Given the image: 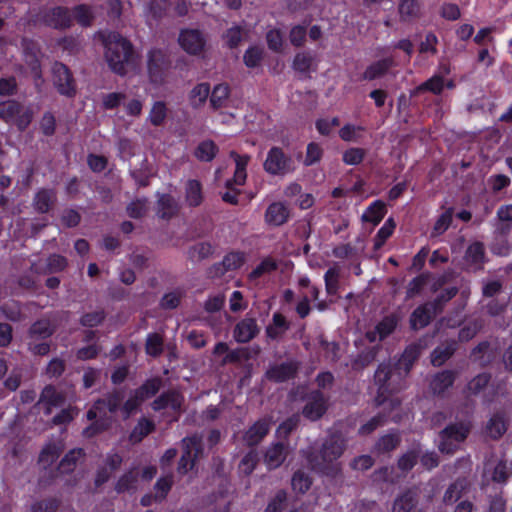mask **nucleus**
I'll list each match as a JSON object with an SVG mask.
<instances>
[{
    "mask_svg": "<svg viewBox=\"0 0 512 512\" xmlns=\"http://www.w3.org/2000/svg\"><path fill=\"white\" fill-rule=\"evenodd\" d=\"M421 355V346L417 343L409 344L394 362H382L374 373V384L377 386L375 402L377 406L383 405L390 397L402 390L406 384L413 365Z\"/></svg>",
    "mask_w": 512,
    "mask_h": 512,
    "instance_id": "1",
    "label": "nucleus"
},
{
    "mask_svg": "<svg viewBox=\"0 0 512 512\" xmlns=\"http://www.w3.org/2000/svg\"><path fill=\"white\" fill-rule=\"evenodd\" d=\"M346 441L339 431L329 433L317 449L311 448L305 458L311 468L321 474L333 476L340 470L338 460L344 453Z\"/></svg>",
    "mask_w": 512,
    "mask_h": 512,
    "instance_id": "2",
    "label": "nucleus"
},
{
    "mask_svg": "<svg viewBox=\"0 0 512 512\" xmlns=\"http://www.w3.org/2000/svg\"><path fill=\"white\" fill-rule=\"evenodd\" d=\"M105 47V59L110 69L121 76L127 73L126 66L133 60L132 43L118 32H108L102 35Z\"/></svg>",
    "mask_w": 512,
    "mask_h": 512,
    "instance_id": "3",
    "label": "nucleus"
},
{
    "mask_svg": "<svg viewBox=\"0 0 512 512\" xmlns=\"http://www.w3.org/2000/svg\"><path fill=\"white\" fill-rule=\"evenodd\" d=\"M172 60L170 54L161 48H152L147 53V74L151 84L161 86L171 75Z\"/></svg>",
    "mask_w": 512,
    "mask_h": 512,
    "instance_id": "4",
    "label": "nucleus"
},
{
    "mask_svg": "<svg viewBox=\"0 0 512 512\" xmlns=\"http://www.w3.org/2000/svg\"><path fill=\"white\" fill-rule=\"evenodd\" d=\"M108 407L102 398H97L86 412V419L91 423L82 431L85 438H94L108 431L113 424L112 414H108Z\"/></svg>",
    "mask_w": 512,
    "mask_h": 512,
    "instance_id": "5",
    "label": "nucleus"
},
{
    "mask_svg": "<svg viewBox=\"0 0 512 512\" xmlns=\"http://www.w3.org/2000/svg\"><path fill=\"white\" fill-rule=\"evenodd\" d=\"M470 433L469 425L464 422L448 424L439 432L438 449L442 454L453 455Z\"/></svg>",
    "mask_w": 512,
    "mask_h": 512,
    "instance_id": "6",
    "label": "nucleus"
},
{
    "mask_svg": "<svg viewBox=\"0 0 512 512\" xmlns=\"http://www.w3.org/2000/svg\"><path fill=\"white\" fill-rule=\"evenodd\" d=\"M0 119L14 124L19 131H25L33 119V111L17 100L0 102Z\"/></svg>",
    "mask_w": 512,
    "mask_h": 512,
    "instance_id": "7",
    "label": "nucleus"
},
{
    "mask_svg": "<svg viewBox=\"0 0 512 512\" xmlns=\"http://www.w3.org/2000/svg\"><path fill=\"white\" fill-rule=\"evenodd\" d=\"M263 168L266 173L272 176H284L295 169L292 157L278 146L269 149Z\"/></svg>",
    "mask_w": 512,
    "mask_h": 512,
    "instance_id": "8",
    "label": "nucleus"
},
{
    "mask_svg": "<svg viewBox=\"0 0 512 512\" xmlns=\"http://www.w3.org/2000/svg\"><path fill=\"white\" fill-rule=\"evenodd\" d=\"M304 401L301 413L305 419L311 422L320 420L328 410V398L319 389L308 392Z\"/></svg>",
    "mask_w": 512,
    "mask_h": 512,
    "instance_id": "9",
    "label": "nucleus"
},
{
    "mask_svg": "<svg viewBox=\"0 0 512 512\" xmlns=\"http://www.w3.org/2000/svg\"><path fill=\"white\" fill-rule=\"evenodd\" d=\"M183 444L184 448L177 470L180 474H187L194 468L196 460L202 453V444L200 438L196 435L184 438Z\"/></svg>",
    "mask_w": 512,
    "mask_h": 512,
    "instance_id": "10",
    "label": "nucleus"
},
{
    "mask_svg": "<svg viewBox=\"0 0 512 512\" xmlns=\"http://www.w3.org/2000/svg\"><path fill=\"white\" fill-rule=\"evenodd\" d=\"M53 83L59 94L72 98L76 95V85L70 69L61 62L52 67Z\"/></svg>",
    "mask_w": 512,
    "mask_h": 512,
    "instance_id": "11",
    "label": "nucleus"
},
{
    "mask_svg": "<svg viewBox=\"0 0 512 512\" xmlns=\"http://www.w3.org/2000/svg\"><path fill=\"white\" fill-rule=\"evenodd\" d=\"M300 363L296 360H288L280 364L270 366L265 377L275 383H284L294 379L299 371Z\"/></svg>",
    "mask_w": 512,
    "mask_h": 512,
    "instance_id": "12",
    "label": "nucleus"
},
{
    "mask_svg": "<svg viewBox=\"0 0 512 512\" xmlns=\"http://www.w3.org/2000/svg\"><path fill=\"white\" fill-rule=\"evenodd\" d=\"M43 23L56 30L69 29L73 24L71 10L65 6H55L43 15Z\"/></svg>",
    "mask_w": 512,
    "mask_h": 512,
    "instance_id": "13",
    "label": "nucleus"
},
{
    "mask_svg": "<svg viewBox=\"0 0 512 512\" xmlns=\"http://www.w3.org/2000/svg\"><path fill=\"white\" fill-rule=\"evenodd\" d=\"M180 47L190 55H199L203 52L206 40L198 29H183L178 38Z\"/></svg>",
    "mask_w": 512,
    "mask_h": 512,
    "instance_id": "14",
    "label": "nucleus"
},
{
    "mask_svg": "<svg viewBox=\"0 0 512 512\" xmlns=\"http://www.w3.org/2000/svg\"><path fill=\"white\" fill-rule=\"evenodd\" d=\"M463 259L474 272L482 271L488 261L484 243L474 241L469 244L465 250Z\"/></svg>",
    "mask_w": 512,
    "mask_h": 512,
    "instance_id": "15",
    "label": "nucleus"
},
{
    "mask_svg": "<svg viewBox=\"0 0 512 512\" xmlns=\"http://www.w3.org/2000/svg\"><path fill=\"white\" fill-rule=\"evenodd\" d=\"M183 396L180 392L170 389L162 392L154 401L151 403V408L158 412L166 408H171L174 412L179 413L183 405Z\"/></svg>",
    "mask_w": 512,
    "mask_h": 512,
    "instance_id": "16",
    "label": "nucleus"
},
{
    "mask_svg": "<svg viewBox=\"0 0 512 512\" xmlns=\"http://www.w3.org/2000/svg\"><path fill=\"white\" fill-rule=\"evenodd\" d=\"M271 422L268 418H260L244 433L243 441L249 447L257 446L268 435Z\"/></svg>",
    "mask_w": 512,
    "mask_h": 512,
    "instance_id": "17",
    "label": "nucleus"
},
{
    "mask_svg": "<svg viewBox=\"0 0 512 512\" xmlns=\"http://www.w3.org/2000/svg\"><path fill=\"white\" fill-rule=\"evenodd\" d=\"M436 308L431 302L416 307L410 315L409 323L412 330H419L427 327L434 318Z\"/></svg>",
    "mask_w": 512,
    "mask_h": 512,
    "instance_id": "18",
    "label": "nucleus"
},
{
    "mask_svg": "<svg viewBox=\"0 0 512 512\" xmlns=\"http://www.w3.org/2000/svg\"><path fill=\"white\" fill-rule=\"evenodd\" d=\"M259 333L257 321L253 317L241 319L234 327L233 337L238 343H248Z\"/></svg>",
    "mask_w": 512,
    "mask_h": 512,
    "instance_id": "19",
    "label": "nucleus"
},
{
    "mask_svg": "<svg viewBox=\"0 0 512 512\" xmlns=\"http://www.w3.org/2000/svg\"><path fill=\"white\" fill-rule=\"evenodd\" d=\"M418 503V493L412 489H407L394 499L392 512H422L418 508Z\"/></svg>",
    "mask_w": 512,
    "mask_h": 512,
    "instance_id": "20",
    "label": "nucleus"
},
{
    "mask_svg": "<svg viewBox=\"0 0 512 512\" xmlns=\"http://www.w3.org/2000/svg\"><path fill=\"white\" fill-rule=\"evenodd\" d=\"M57 201V193L53 188H40L33 197V208L39 214H47Z\"/></svg>",
    "mask_w": 512,
    "mask_h": 512,
    "instance_id": "21",
    "label": "nucleus"
},
{
    "mask_svg": "<svg viewBox=\"0 0 512 512\" xmlns=\"http://www.w3.org/2000/svg\"><path fill=\"white\" fill-rule=\"evenodd\" d=\"M287 444L279 441L272 443L264 454V463L269 470L280 467L287 457Z\"/></svg>",
    "mask_w": 512,
    "mask_h": 512,
    "instance_id": "22",
    "label": "nucleus"
},
{
    "mask_svg": "<svg viewBox=\"0 0 512 512\" xmlns=\"http://www.w3.org/2000/svg\"><path fill=\"white\" fill-rule=\"evenodd\" d=\"M289 218L290 210L283 202H273L265 211V221L270 226H282L288 222Z\"/></svg>",
    "mask_w": 512,
    "mask_h": 512,
    "instance_id": "23",
    "label": "nucleus"
},
{
    "mask_svg": "<svg viewBox=\"0 0 512 512\" xmlns=\"http://www.w3.org/2000/svg\"><path fill=\"white\" fill-rule=\"evenodd\" d=\"M457 373L453 370L445 369L437 372L430 381V389L434 395H443L453 386Z\"/></svg>",
    "mask_w": 512,
    "mask_h": 512,
    "instance_id": "24",
    "label": "nucleus"
},
{
    "mask_svg": "<svg viewBox=\"0 0 512 512\" xmlns=\"http://www.w3.org/2000/svg\"><path fill=\"white\" fill-rule=\"evenodd\" d=\"M396 65L393 57H385L368 65L362 74V79L373 81L384 77Z\"/></svg>",
    "mask_w": 512,
    "mask_h": 512,
    "instance_id": "25",
    "label": "nucleus"
},
{
    "mask_svg": "<svg viewBox=\"0 0 512 512\" xmlns=\"http://www.w3.org/2000/svg\"><path fill=\"white\" fill-rule=\"evenodd\" d=\"M245 262V254L241 251H232L227 253L223 260L213 265L215 275H223L228 271L239 269Z\"/></svg>",
    "mask_w": 512,
    "mask_h": 512,
    "instance_id": "26",
    "label": "nucleus"
},
{
    "mask_svg": "<svg viewBox=\"0 0 512 512\" xmlns=\"http://www.w3.org/2000/svg\"><path fill=\"white\" fill-rule=\"evenodd\" d=\"M456 350L457 342L455 340H449L441 345H438L431 352V364L434 367H440L444 365L455 354Z\"/></svg>",
    "mask_w": 512,
    "mask_h": 512,
    "instance_id": "27",
    "label": "nucleus"
},
{
    "mask_svg": "<svg viewBox=\"0 0 512 512\" xmlns=\"http://www.w3.org/2000/svg\"><path fill=\"white\" fill-rule=\"evenodd\" d=\"M290 329V323L286 317L275 312L272 316V323L265 329L266 337L271 340H279Z\"/></svg>",
    "mask_w": 512,
    "mask_h": 512,
    "instance_id": "28",
    "label": "nucleus"
},
{
    "mask_svg": "<svg viewBox=\"0 0 512 512\" xmlns=\"http://www.w3.org/2000/svg\"><path fill=\"white\" fill-rule=\"evenodd\" d=\"M156 430L155 423L146 417H141L129 434V442L133 445L142 442V440Z\"/></svg>",
    "mask_w": 512,
    "mask_h": 512,
    "instance_id": "29",
    "label": "nucleus"
},
{
    "mask_svg": "<svg viewBox=\"0 0 512 512\" xmlns=\"http://www.w3.org/2000/svg\"><path fill=\"white\" fill-rule=\"evenodd\" d=\"M179 205L170 194H161L157 201V215L163 220H170L177 215Z\"/></svg>",
    "mask_w": 512,
    "mask_h": 512,
    "instance_id": "30",
    "label": "nucleus"
},
{
    "mask_svg": "<svg viewBox=\"0 0 512 512\" xmlns=\"http://www.w3.org/2000/svg\"><path fill=\"white\" fill-rule=\"evenodd\" d=\"M387 213V207L384 201L375 200L373 201L363 212L361 220L364 223H371L373 226H377L383 220Z\"/></svg>",
    "mask_w": 512,
    "mask_h": 512,
    "instance_id": "31",
    "label": "nucleus"
},
{
    "mask_svg": "<svg viewBox=\"0 0 512 512\" xmlns=\"http://www.w3.org/2000/svg\"><path fill=\"white\" fill-rule=\"evenodd\" d=\"M507 421L503 411L495 412L486 424V433L494 440L500 439L507 431Z\"/></svg>",
    "mask_w": 512,
    "mask_h": 512,
    "instance_id": "32",
    "label": "nucleus"
},
{
    "mask_svg": "<svg viewBox=\"0 0 512 512\" xmlns=\"http://www.w3.org/2000/svg\"><path fill=\"white\" fill-rule=\"evenodd\" d=\"M139 473L136 468H131L123 473L117 482L114 489L118 494L126 492H133L137 489Z\"/></svg>",
    "mask_w": 512,
    "mask_h": 512,
    "instance_id": "33",
    "label": "nucleus"
},
{
    "mask_svg": "<svg viewBox=\"0 0 512 512\" xmlns=\"http://www.w3.org/2000/svg\"><path fill=\"white\" fill-rule=\"evenodd\" d=\"M230 87L226 83H220L210 90V106L213 110H218L226 106L230 96Z\"/></svg>",
    "mask_w": 512,
    "mask_h": 512,
    "instance_id": "34",
    "label": "nucleus"
},
{
    "mask_svg": "<svg viewBox=\"0 0 512 512\" xmlns=\"http://www.w3.org/2000/svg\"><path fill=\"white\" fill-rule=\"evenodd\" d=\"M185 199L190 207H198L203 202L202 185L196 179L188 180L185 188Z\"/></svg>",
    "mask_w": 512,
    "mask_h": 512,
    "instance_id": "35",
    "label": "nucleus"
},
{
    "mask_svg": "<svg viewBox=\"0 0 512 512\" xmlns=\"http://www.w3.org/2000/svg\"><path fill=\"white\" fill-rule=\"evenodd\" d=\"M398 12L403 22H411L420 15V4L418 0H400Z\"/></svg>",
    "mask_w": 512,
    "mask_h": 512,
    "instance_id": "36",
    "label": "nucleus"
},
{
    "mask_svg": "<svg viewBox=\"0 0 512 512\" xmlns=\"http://www.w3.org/2000/svg\"><path fill=\"white\" fill-rule=\"evenodd\" d=\"M163 385V381L160 377H152L145 380L138 388L134 391L143 398V401L154 397Z\"/></svg>",
    "mask_w": 512,
    "mask_h": 512,
    "instance_id": "37",
    "label": "nucleus"
},
{
    "mask_svg": "<svg viewBox=\"0 0 512 512\" xmlns=\"http://www.w3.org/2000/svg\"><path fill=\"white\" fill-rule=\"evenodd\" d=\"M219 151L218 146L212 140H204L198 144L194 156L201 162H211Z\"/></svg>",
    "mask_w": 512,
    "mask_h": 512,
    "instance_id": "38",
    "label": "nucleus"
},
{
    "mask_svg": "<svg viewBox=\"0 0 512 512\" xmlns=\"http://www.w3.org/2000/svg\"><path fill=\"white\" fill-rule=\"evenodd\" d=\"M83 456H85L84 449H82V448L71 449L61 459L58 469L62 473H66V474L73 472L77 465L78 460Z\"/></svg>",
    "mask_w": 512,
    "mask_h": 512,
    "instance_id": "39",
    "label": "nucleus"
},
{
    "mask_svg": "<svg viewBox=\"0 0 512 512\" xmlns=\"http://www.w3.org/2000/svg\"><path fill=\"white\" fill-rule=\"evenodd\" d=\"M164 351V338L157 332L149 333L145 342V353L148 356L157 358L162 355Z\"/></svg>",
    "mask_w": 512,
    "mask_h": 512,
    "instance_id": "40",
    "label": "nucleus"
},
{
    "mask_svg": "<svg viewBox=\"0 0 512 512\" xmlns=\"http://www.w3.org/2000/svg\"><path fill=\"white\" fill-rule=\"evenodd\" d=\"M210 96L209 83H199L193 87L190 92L189 100L193 108L198 109L202 107Z\"/></svg>",
    "mask_w": 512,
    "mask_h": 512,
    "instance_id": "41",
    "label": "nucleus"
},
{
    "mask_svg": "<svg viewBox=\"0 0 512 512\" xmlns=\"http://www.w3.org/2000/svg\"><path fill=\"white\" fill-rule=\"evenodd\" d=\"M468 483L466 479H457L453 483H451L448 488L446 489L443 501L445 504H452L458 501L464 491L467 489Z\"/></svg>",
    "mask_w": 512,
    "mask_h": 512,
    "instance_id": "42",
    "label": "nucleus"
},
{
    "mask_svg": "<svg viewBox=\"0 0 512 512\" xmlns=\"http://www.w3.org/2000/svg\"><path fill=\"white\" fill-rule=\"evenodd\" d=\"M72 17L82 27H90L94 21V13L91 6L78 4L72 9Z\"/></svg>",
    "mask_w": 512,
    "mask_h": 512,
    "instance_id": "43",
    "label": "nucleus"
},
{
    "mask_svg": "<svg viewBox=\"0 0 512 512\" xmlns=\"http://www.w3.org/2000/svg\"><path fill=\"white\" fill-rule=\"evenodd\" d=\"M445 87L444 78L441 75H433L431 78L427 79L419 86L415 88L414 93L419 94L422 92H431L435 95H440Z\"/></svg>",
    "mask_w": 512,
    "mask_h": 512,
    "instance_id": "44",
    "label": "nucleus"
},
{
    "mask_svg": "<svg viewBox=\"0 0 512 512\" xmlns=\"http://www.w3.org/2000/svg\"><path fill=\"white\" fill-rule=\"evenodd\" d=\"M55 332L50 320L39 319L35 321L29 328L30 337H37L40 339L50 338Z\"/></svg>",
    "mask_w": 512,
    "mask_h": 512,
    "instance_id": "45",
    "label": "nucleus"
},
{
    "mask_svg": "<svg viewBox=\"0 0 512 512\" xmlns=\"http://www.w3.org/2000/svg\"><path fill=\"white\" fill-rule=\"evenodd\" d=\"M315 57L310 52H298L294 56L292 67L295 71L308 75L312 70Z\"/></svg>",
    "mask_w": 512,
    "mask_h": 512,
    "instance_id": "46",
    "label": "nucleus"
},
{
    "mask_svg": "<svg viewBox=\"0 0 512 512\" xmlns=\"http://www.w3.org/2000/svg\"><path fill=\"white\" fill-rule=\"evenodd\" d=\"M401 443V438L397 433H390L381 436L375 444V450L380 453H389L395 450Z\"/></svg>",
    "mask_w": 512,
    "mask_h": 512,
    "instance_id": "47",
    "label": "nucleus"
},
{
    "mask_svg": "<svg viewBox=\"0 0 512 512\" xmlns=\"http://www.w3.org/2000/svg\"><path fill=\"white\" fill-rule=\"evenodd\" d=\"M490 251L495 256L507 257L512 252V241L508 237L493 235Z\"/></svg>",
    "mask_w": 512,
    "mask_h": 512,
    "instance_id": "48",
    "label": "nucleus"
},
{
    "mask_svg": "<svg viewBox=\"0 0 512 512\" xmlns=\"http://www.w3.org/2000/svg\"><path fill=\"white\" fill-rule=\"evenodd\" d=\"M278 269V263L275 259L265 257L248 275L249 280H257L265 274L272 273Z\"/></svg>",
    "mask_w": 512,
    "mask_h": 512,
    "instance_id": "49",
    "label": "nucleus"
},
{
    "mask_svg": "<svg viewBox=\"0 0 512 512\" xmlns=\"http://www.w3.org/2000/svg\"><path fill=\"white\" fill-rule=\"evenodd\" d=\"M429 280V272H424L414 277L407 286L406 299H412L416 295L420 294L423 288L428 284Z\"/></svg>",
    "mask_w": 512,
    "mask_h": 512,
    "instance_id": "50",
    "label": "nucleus"
},
{
    "mask_svg": "<svg viewBox=\"0 0 512 512\" xmlns=\"http://www.w3.org/2000/svg\"><path fill=\"white\" fill-rule=\"evenodd\" d=\"M101 398L104 400L105 405L108 407V412L110 414H115L118 410L121 411L122 403L124 400V392L122 389H113Z\"/></svg>",
    "mask_w": 512,
    "mask_h": 512,
    "instance_id": "51",
    "label": "nucleus"
},
{
    "mask_svg": "<svg viewBox=\"0 0 512 512\" xmlns=\"http://www.w3.org/2000/svg\"><path fill=\"white\" fill-rule=\"evenodd\" d=\"M1 312L10 321L19 322L24 319L22 305L19 301L10 300L1 306Z\"/></svg>",
    "mask_w": 512,
    "mask_h": 512,
    "instance_id": "52",
    "label": "nucleus"
},
{
    "mask_svg": "<svg viewBox=\"0 0 512 512\" xmlns=\"http://www.w3.org/2000/svg\"><path fill=\"white\" fill-rule=\"evenodd\" d=\"M312 485L311 477L303 470H297L294 472L291 479L292 489L298 493H306Z\"/></svg>",
    "mask_w": 512,
    "mask_h": 512,
    "instance_id": "53",
    "label": "nucleus"
},
{
    "mask_svg": "<svg viewBox=\"0 0 512 512\" xmlns=\"http://www.w3.org/2000/svg\"><path fill=\"white\" fill-rule=\"evenodd\" d=\"M259 462V456L256 450L248 451L241 459L238 469L244 476H250Z\"/></svg>",
    "mask_w": 512,
    "mask_h": 512,
    "instance_id": "54",
    "label": "nucleus"
},
{
    "mask_svg": "<svg viewBox=\"0 0 512 512\" xmlns=\"http://www.w3.org/2000/svg\"><path fill=\"white\" fill-rule=\"evenodd\" d=\"M143 402V398L133 391L129 398L122 403L121 415L123 420L129 419L134 413H136Z\"/></svg>",
    "mask_w": 512,
    "mask_h": 512,
    "instance_id": "55",
    "label": "nucleus"
},
{
    "mask_svg": "<svg viewBox=\"0 0 512 512\" xmlns=\"http://www.w3.org/2000/svg\"><path fill=\"white\" fill-rule=\"evenodd\" d=\"M264 50L259 46H250L243 55V62L248 68H257L261 65Z\"/></svg>",
    "mask_w": 512,
    "mask_h": 512,
    "instance_id": "56",
    "label": "nucleus"
},
{
    "mask_svg": "<svg viewBox=\"0 0 512 512\" xmlns=\"http://www.w3.org/2000/svg\"><path fill=\"white\" fill-rule=\"evenodd\" d=\"M375 327L378 332V340L382 341L395 331L397 318L394 315L385 316Z\"/></svg>",
    "mask_w": 512,
    "mask_h": 512,
    "instance_id": "57",
    "label": "nucleus"
},
{
    "mask_svg": "<svg viewBox=\"0 0 512 512\" xmlns=\"http://www.w3.org/2000/svg\"><path fill=\"white\" fill-rule=\"evenodd\" d=\"M167 112L166 103L164 101H156L150 110L148 120L155 127L161 126L167 117Z\"/></svg>",
    "mask_w": 512,
    "mask_h": 512,
    "instance_id": "58",
    "label": "nucleus"
},
{
    "mask_svg": "<svg viewBox=\"0 0 512 512\" xmlns=\"http://www.w3.org/2000/svg\"><path fill=\"white\" fill-rule=\"evenodd\" d=\"M491 381V374L482 372L473 377L467 384V390L472 395H478L482 392Z\"/></svg>",
    "mask_w": 512,
    "mask_h": 512,
    "instance_id": "59",
    "label": "nucleus"
},
{
    "mask_svg": "<svg viewBox=\"0 0 512 512\" xmlns=\"http://www.w3.org/2000/svg\"><path fill=\"white\" fill-rule=\"evenodd\" d=\"M106 319V313L103 309L84 313L79 320L83 327L95 328L101 325Z\"/></svg>",
    "mask_w": 512,
    "mask_h": 512,
    "instance_id": "60",
    "label": "nucleus"
},
{
    "mask_svg": "<svg viewBox=\"0 0 512 512\" xmlns=\"http://www.w3.org/2000/svg\"><path fill=\"white\" fill-rule=\"evenodd\" d=\"M40 400L50 407H58L63 404L65 398L54 386L48 385L43 389Z\"/></svg>",
    "mask_w": 512,
    "mask_h": 512,
    "instance_id": "61",
    "label": "nucleus"
},
{
    "mask_svg": "<svg viewBox=\"0 0 512 512\" xmlns=\"http://www.w3.org/2000/svg\"><path fill=\"white\" fill-rule=\"evenodd\" d=\"M454 209L452 207L446 209L436 220L433 226V235H441L451 226L453 220Z\"/></svg>",
    "mask_w": 512,
    "mask_h": 512,
    "instance_id": "62",
    "label": "nucleus"
},
{
    "mask_svg": "<svg viewBox=\"0 0 512 512\" xmlns=\"http://www.w3.org/2000/svg\"><path fill=\"white\" fill-rule=\"evenodd\" d=\"M287 504V492L280 489L268 502L264 512H282Z\"/></svg>",
    "mask_w": 512,
    "mask_h": 512,
    "instance_id": "63",
    "label": "nucleus"
},
{
    "mask_svg": "<svg viewBox=\"0 0 512 512\" xmlns=\"http://www.w3.org/2000/svg\"><path fill=\"white\" fill-rule=\"evenodd\" d=\"M60 506L57 498L50 497L40 501H36L31 506L32 512H56Z\"/></svg>",
    "mask_w": 512,
    "mask_h": 512,
    "instance_id": "64",
    "label": "nucleus"
}]
</instances>
